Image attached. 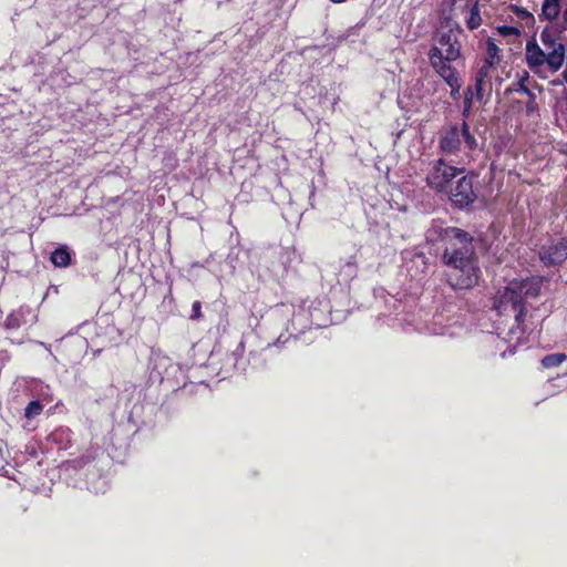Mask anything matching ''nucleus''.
Instances as JSON below:
<instances>
[{
    "mask_svg": "<svg viewBox=\"0 0 567 567\" xmlns=\"http://www.w3.org/2000/svg\"><path fill=\"white\" fill-rule=\"evenodd\" d=\"M443 261L449 267L447 281L454 289H468L476 285L480 268L475 258L473 237L464 230H450Z\"/></svg>",
    "mask_w": 567,
    "mask_h": 567,
    "instance_id": "1",
    "label": "nucleus"
},
{
    "mask_svg": "<svg viewBox=\"0 0 567 567\" xmlns=\"http://www.w3.org/2000/svg\"><path fill=\"white\" fill-rule=\"evenodd\" d=\"M462 35L463 30L451 18L436 31L427 54L434 71L456 68L462 59Z\"/></svg>",
    "mask_w": 567,
    "mask_h": 567,
    "instance_id": "2",
    "label": "nucleus"
},
{
    "mask_svg": "<svg viewBox=\"0 0 567 567\" xmlns=\"http://www.w3.org/2000/svg\"><path fill=\"white\" fill-rule=\"evenodd\" d=\"M542 280L537 277L512 280L495 298V307L499 313L511 308L515 311L517 323H522L526 316V306L539 296Z\"/></svg>",
    "mask_w": 567,
    "mask_h": 567,
    "instance_id": "3",
    "label": "nucleus"
},
{
    "mask_svg": "<svg viewBox=\"0 0 567 567\" xmlns=\"http://www.w3.org/2000/svg\"><path fill=\"white\" fill-rule=\"evenodd\" d=\"M463 142L470 151L476 147V138L471 134L470 126L465 121L461 127L452 125L444 131L440 136L439 146L445 155H456L461 151Z\"/></svg>",
    "mask_w": 567,
    "mask_h": 567,
    "instance_id": "4",
    "label": "nucleus"
},
{
    "mask_svg": "<svg viewBox=\"0 0 567 567\" xmlns=\"http://www.w3.org/2000/svg\"><path fill=\"white\" fill-rule=\"evenodd\" d=\"M462 172V169L449 165L443 158H439L430 164L426 184L437 193L447 192L451 182Z\"/></svg>",
    "mask_w": 567,
    "mask_h": 567,
    "instance_id": "5",
    "label": "nucleus"
},
{
    "mask_svg": "<svg viewBox=\"0 0 567 567\" xmlns=\"http://www.w3.org/2000/svg\"><path fill=\"white\" fill-rule=\"evenodd\" d=\"M540 41L547 52V65L550 72H557L564 64L565 45L559 42L553 30L545 28L540 33Z\"/></svg>",
    "mask_w": 567,
    "mask_h": 567,
    "instance_id": "6",
    "label": "nucleus"
},
{
    "mask_svg": "<svg viewBox=\"0 0 567 567\" xmlns=\"http://www.w3.org/2000/svg\"><path fill=\"white\" fill-rule=\"evenodd\" d=\"M538 257L547 267L560 266L567 259V236L548 239L539 247Z\"/></svg>",
    "mask_w": 567,
    "mask_h": 567,
    "instance_id": "7",
    "label": "nucleus"
},
{
    "mask_svg": "<svg viewBox=\"0 0 567 567\" xmlns=\"http://www.w3.org/2000/svg\"><path fill=\"white\" fill-rule=\"evenodd\" d=\"M450 199L460 209L471 206L476 200V193L473 188V176L460 177L454 186L449 188Z\"/></svg>",
    "mask_w": 567,
    "mask_h": 567,
    "instance_id": "8",
    "label": "nucleus"
},
{
    "mask_svg": "<svg viewBox=\"0 0 567 567\" xmlns=\"http://www.w3.org/2000/svg\"><path fill=\"white\" fill-rule=\"evenodd\" d=\"M37 320L30 307H20L18 310L12 311L4 321V327L8 330H17L23 324L32 323Z\"/></svg>",
    "mask_w": 567,
    "mask_h": 567,
    "instance_id": "9",
    "label": "nucleus"
},
{
    "mask_svg": "<svg viewBox=\"0 0 567 567\" xmlns=\"http://www.w3.org/2000/svg\"><path fill=\"white\" fill-rule=\"evenodd\" d=\"M526 62L532 70H536L547 64V52L543 50L536 42H527L526 44Z\"/></svg>",
    "mask_w": 567,
    "mask_h": 567,
    "instance_id": "10",
    "label": "nucleus"
},
{
    "mask_svg": "<svg viewBox=\"0 0 567 567\" xmlns=\"http://www.w3.org/2000/svg\"><path fill=\"white\" fill-rule=\"evenodd\" d=\"M450 230H461L456 227H443V224L439 220H433L431 226L425 231V237L429 241L435 243L443 240L445 245L451 240Z\"/></svg>",
    "mask_w": 567,
    "mask_h": 567,
    "instance_id": "11",
    "label": "nucleus"
},
{
    "mask_svg": "<svg viewBox=\"0 0 567 567\" xmlns=\"http://www.w3.org/2000/svg\"><path fill=\"white\" fill-rule=\"evenodd\" d=\"M451 87V96L456 97L461 90V81L456 71V68H447L445 70L435 71Z\"/></svg>",
    "mask_w": 567,
    "mask_h": 567,
    "instance_id": "12",
    "label": "nucleus"
},
{
    "mask_svg": "<svg viewBox=\"0 0 567 567\" xmlns=\"http://www.w3.org/2000/svg\"><path fill=\"white\" fill-rule=\"evenodd\" d=\"M564 0H543L540 18L548 21L556 20L563 9Z\"/></svg>",
    "mask_w": 567,
    "mask_h": 567,
    "instance_id": "13",
    "label": "nucleus"
},
{
    "mask_svg": "<svg viewBox=\"0 0 567 567\" xmlns=\"http://www.w3.org/2000/svg\"><path fill=\"white\" fill-rule=\"evenodd\" d=\"M471 86L473 89V100L475 99L478 102H482L484 96L489 94L492 91V82L489 80H481L475 78V82Z\"/></svg>",
    "mask_w": 567,
    "mask_h": 567,
    "instance_id": "14",
    "label": "nucleus"
},
{
    "mask_svg": "<svg viewBox=\"0 0 567 567\" xmlns=\"http://www.w3.org/2000/svg\"><path fill=\"white\" fill-rule=\"evenodd\" d=\"M51 261L56 267H68L71 262V254L65 246L56 248L51 254Z\"/></svg>",
    "mask_w": 567,
    "mask_h": 567,
    "instance_id": "15",
    "label": "nucleus"
},
{
    "mask_svg": "<svg viewBox=\"0 0 567 567\" xmlns=\"http://www.w3.org/2000/svg\"><path fill=\"white\" fill-rule=\"evenodd\" d=\"M499 48L496 45L494 40L488 39L486 43V58L484 62L495 66L499 63Z\"/></svg>",
    "mask_w": 567,
    "mask_h": 567,
    "instance_id": "16",
    "label": "nucleus"
},
{
    "mask_svg": "<svg viewBox=\"0 0 567 567\" xmlns=\"http://www.w3.org/2000/svg\"><path fill=\"white\" fill-rule=\"evenodd\" d=\"M467 12H468V18L466 20L467 27L471 30L478 28L481 25L482 19L480 16L477 1L474 2V4L471 7V9Z\"/></svg>",
    "mask_w": 567,
    "mask_h": 567,
    "instance_id": "17",
    "label": "nucleus"
},
{
    "mask_svg": "<svg viewBox=\"0 0 567 567\" xmlns=\"http://www.w3.org/2000/svg\"><path fill=\"white\" fill-rule=\"evenodd\" d=\"M528 79H529L528 73L524 72V74L519 78L518 82L516 83L515 87L513 89V91L517 92V93H524L528 96L529 100L535 101V99H536L535 94L526 85V82L528 81Z\"/></svg>",
    "mask_w": 567,
    "mask_h": 567,
    "instance_id": "18",
    "label": "nucleus"
},
{
    "mask_svg": "<svg viewBox=\"0 0 567 567\" xmlns=\"http://www.w3.org/2000/svg\"><path fill=\"white\" fill-rule=\"evenodd\" d=\"M567 355L565 353H554L548 354L543 358L542 364L544 368H554L560 365L564 361H566Z\"/></svg>",
    "mask_w": 567,
    "mask_h": 567,
    "instance_id": "19",
    "label": "nucleus"
},
{
    "mask_svg": "<svg viewBox=\"0 0 567 567\" xmlns=\"http://www.w3.org/2000/svg\"><path fill=\"white\" fill-rule=\"evenodd\" d=\"M42 412V405L39 401L34 400L28 403L27 408L24 409V416L27 419H32L37 415H39Z\"/></svg>",
    "mask_w": 567,
    "mask_h": 567,
    "instance_id": "20",
    "label": "nucleus"
},
{
    "mask_svg": "<svg viewBox=\"0 0 567 567\" xmlns=\"http://www.w3.org/2000/svg\"><path fill=\"white\" fill-rule=\"evenodd\" d=\"M494 69V65L483 62L482 66L476 73V79L481 80H489L492 79V71Z\"/></svg>",
    "mask_w": 567,
    "mask_h": 567,
    "instance_id": "21",
    "label": "nucleus"
},
{
    "mask_svg": "<svg viewBox=\"0 0 567 567\" xmlns=\"http://www.w3.org/2000/svg\"><path fill=\"white\" fill-rule=\"evenodd\" d=\"M497 30H498L499 34H502L503 37H518V35H520V31L516 27L501 25V27L497 28Z\"/></svg>",
    "mask_w": 567,
    "mask_h": 567,
    "instance_id": "22",
    "label": "nucleus"
},
{
    "mask_svg": "<svg viewBox=\"0 0 567 567\" xmlns=\"http://www.w3.org/2000/svg\"><path fill=\"white\" fill-rule=\"evenodd\" d=\"M472 101H473V89H472V86H468L466 90V93H465V99H464V111H463L464 116L468 115L471 105H472Z\"/></svg>",
    "mask_w": 567,
    "mask_h": 567,
    "instance_id": "23",
    "label": "nucleus"
},
{
    "mask_svg": "<svg viewBox=\"0 0 567 567\" xmlns=\"http://www.w3.org/2000/svg\"><path fill=\"white\" fill-rule=\"evenodd\" d=\"M70 439V432L68 430H58L56 431V443L60 447H64L68 445Z\"/></svg>",
    "mask_w": 567,
    "mask_h": 567,
    "instance_id": "24",
    "label": "nucleus"
},
{
    "mask_svg": "<svg viewBox=\"0 0 567 567\" xmlns=\"http://www.w3.org/2000/svg\"><path fill=\"white\" fill-rule=\"evenodd\" d=\"M202 317V312H200V302L199 301H195L193 303V315H192V319H198Z\"/></svg>",
    "mask_w": 567,
    "mask_h": 567,
    "instance_id": "25",
    "label": "nucleus"
},
{
    "mask_svg": "<svg viewBox=\"0 0 567 567\" xmlns=\"http://www.w3.org/2000/svg\"><path fill=\"white\" fill-rule=\"evenodd\" d=\"M354 266H355L354 256H351L350 259L346 264V267L349 269V275L354 274V270H355Z\"/></svg>",
    "mask_w": 567,
    "mask_h": 567,
    "instance_id": "26",
    "label": "nucleus"
},
{
    "mask_svg": "<svg viewBox=\"0 0 567 567\" xmlns=\"http://www.w3.org/2000/svg\"><path fill=\"white\" fill-rule=\"evenodd\" d=\"M563 22L567 25V7L565 8V10L563 11Z\"/></svg>",
    "mask_w": 567,
    "mask_h": 567,
    "instance_id": "27",
    "label": "nucleus"
},
{
    "mask_svg": "<svg viewBox=\"0 0 567 567\" xmlns=\"http://www.w3.org/2000/svg\"><path fill=\"white\" fill-rule=\"evenodd\" d=\"M534 104H535V101H532L529 100L528 104H527V110L530 111L534 109Z\"/></svg>",
    "mask_w": 567,
    "mask_h": 567,
    "instance_id": "28",
    "label": "nucleus"
},
{
    "mask_svg": "<svg viewBox=\"0 0 567 567\" xmlns=\"http://www.w3.org/2000/svg\"><path fill=\"white\" fill-rule=\"evenodd\" d=\"M520 17H530V14L526 10L520 11Z\"/></svg>",
    "mask_w": 567,
    "mask_h": 567,
    "instance_id": "29",
    "label": "nucleus"
},
{
    "mask_svg": "<svg viewBox=\"0 0 567 567\" xmlns=\"http://www.w3.org/2000/svg\"><path fill=\"white\" fill-rule=\"evenodd\" d=\"M331 1L334 3H341V2H344L346 0H331Z\"/></svg>",
    "mask_w": 567,
    "mask_h": 567,
    "instance_id": "30",
    "label": "nucleus"
}]
</instances>
